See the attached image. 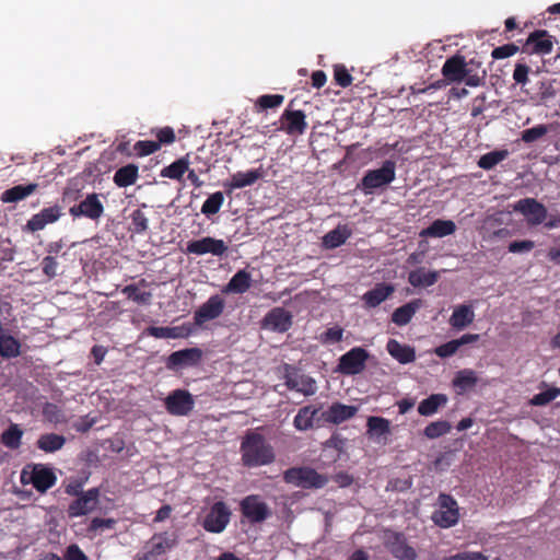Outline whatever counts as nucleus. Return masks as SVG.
<instances>
[{
	"instance_id": "1",
	"label": "nucleus",
	"mask_w": 560,
	"mask_h": 560,
	"mask_svg": "<svg viewBox=\"0 0 560 560\" xmlns=\"http://www.w3.org/2000/svg\"><path fill=\"white\" fill-rule=\"evenodd\" d=\"M242 462L246 467H258L275 460L273 447L257 432L246 434L241 443Z\"/></svg>"
},
{
	"instance_id": "2",
	"label": "nucleus",
	"mask_w": 560,
	"mask_h": 560,
	"mask_svg": "<svg viewBox=\"0 0 560 560\" xmlns=\"http://www.w3.org/2000/svg\"><path fill=\"white\" fill-rule=\"evenodd\" d=\"M284 482L303 489L324 488L329 478L308 466L291 467L283 472Z\"/></svg>"
},
{
	"instance_id": "3",
	"label": "nucleus",
	"mask_w": 560,
	"mask_h": 560,
	"mask_svg": "<svg viewBox=\"0 0 560 560\" xmlns=\"http://www.w3.org/2000/svg\"><path fill=\"white\" fill-rule=\"evenodd\" d=\"M396 177V163L392 160L383 162L382 166L376 170L365 172L358 188L365 195L373 194L375 189L382 188L394 182Z\"/></svg>"
},
{
	"instance_id": "4",
	"label": "nucleus",
	"mask_w": 560,
	"mask_h": 560,
	"mask_svg": "<svg viewBox=\"0 0 560 560\" xmlns=\"http://www.w3.org/2000/svg\"><path fill=\"white\" fill-rule=\"evenodd\" d=\"M21 483H31L38 492L45 493L57 481L54 470L44 464H27L21 471Z\"/></svg>"
},
{
	"instance_id": "5",
	"label": "nucleus",
	"mask_w": 560,
	"mask_h": 560,
	"mask_svg": "<svg viewBox=\"0 0 560 560\" xmlns=\"http://www.w3.org/2000/svg\"><path fill=\"white\" fill-rule=\"evenodd\" d=\"M432 521L441 528L455 526L459 521V509L456 500L446 493L439 495V510L432 514Z\"/></svg>"
},
{
	"instance_id": "6",
	"label": "nucleus",
	"mask_w": 560,
	"mask_h": 560,
	"mask_svg": "<svg viewBox=\"0 0 560 560\" xmlns=\"http://www.w3.org/2000/svg\"><path fill=\"white\" fill-rule=\"evenodd\" d=\"M231 515L228 504L224 501H217L203 517L201 526L208 533L220 534L229 525Z\"/></svg>"
},
{
	"instance_id": "7",
	"label": "nucleus",
	"mask_w": 560,
	"mask_h": 560,
	"mask_svg": "<svg viewBox=\"0 0 560 560\" xmlns=\"http://www.w3.org/2000/svg\"><path fill=\"white\" fill-rule=\"evenodd\" d=\"M283 370L284 384L290 390H296L304 396H313L316 393V382L312 376L300 373L290 364H284Z\"/></svg>"
},
{
	"instance_id": "8",
	"label": "nucleus",
	"mask_w": 560,
	"mask_h": 560,
	"mask_svg": "<svg viewBox=\"0 0 560 560\" xmlns=\"http://www.w3.org/2000/svg\"><path fill=\"white\" fill-rule=\"evenodd\" d=\"M101 490L97 487L75 495V499L68 505L67 514L70 518L80 517L92 513L100 503Z\"/></svg>"
},
{
	"instance_id": "9",
	"label": "nucleus",
	"mask_w": 560,
	"mask_h": 560,
	"mask_svg": "<svg viewBox=\"0 0 560 560\" xmlns=\"http://www.w3.org/2000/svg\"><path fill=\"white\" fill-rule=\"evenodd\" d=\"M166 411L172 416H188L194 407V396L186 389H175L171 392L164 399Z\"/></svg>"
},
{
	"instance_id": "10",
	"label": "nucleus",
	"mask_w": 560,
	"mask_h": 560,
	"mask_svg": "<svg viewBox=\"0 0 560 560\" xmlns=\"http://www.w3.org/2000/svg\"><path fill=\"white\" fill-rule=\"evenodd\" d=\"M369 359V352L361 347H354L342 354L339 359L337 371L343 375H355L361 373Z\"/></svg>"
},
{
	"instance_id": "11",
	"label": "nucleus",
	"mask_w": 560,
	"mask_h": 560,
	"mask_svg": "<svg viewBox=\"0 0 560 560\" xmlns=\"http://www.w3.org/2000/svg\"><path fill=\"white\" fill-rule=\"evenodd\" d=\"M202 355V350L197 347L174 351L166 358L165 366L170 371L198 366L201 363Z\"/></svg>"
},
{
	"instance_id": "12",
	"label": "nucleus",
	"mask_w": 560,
	"mask_h": 560,
	"mask_svg": "<svg viewBox=\"0 0 560 560\" xmlns=\"http://www.w3.org/2000/svg\"><path fill=\"white\" fill-rule=\"evenodd\" d=\"M555 45V38L546 30L532 32L522 46V51L528 55H549Z\"/></svg>"
},
{
	"instance_id": "13",
	"label": "nucleus",
	"mask_w": 560,
	"mask_h": 560,
	"mask_svg": "<svg viewBox=\"0 0 560 560\" xmlns=\"http://www.w3.org/2000/svg\"><path fill=\"white\" fill-rule=\"evenodd\" d=\"M513 210L526 219L528 225H539L547 218L546 207L534 198H523L514 203Z\"/></svg>"
},
{
	"instance_id": "14",
	"label": "nucleus",
	"mask_w": 560,
	"mask_h": 560,
	"mask_svg": "<svg viewBox=\"0 0 560 560\" xmlns=\"http://www.w3.org/2000/svg\"><path fill=\"white\" fill-rule=\"evenodd\" d=\"M186 252L198 256L211 254L213 256L222 257L228 252V245L223 240L205 236L200 240L188 242Z\"/></svg>"
},
{
	"instance_id": "15",
	"label": "nucleus",
	"mask_w": 560,
	"mask_h": 560,
	"mask_svg": "<svg viewBox=\"0 0 560 560\" xmlns=\"http://www.w3.org/2000/svg\"><path fill=\"white\" fill-rule=\"evenodd\" d=\"M69 213L72 218H88L93 221H97L104 213V206L95 192L89 194L78 205L72 206L69 209Z\"/></svg>"
},
{
	"instance_id": "16",
	"label": "nucleus",
	"mask_w": 560,
	"mask_h": 560,
	"mask_svg": "<svg viewBox=\"0 0 560 560\" xmlns=\"http://www.w3.org/2000/svg\"><path fill=\"white\" fill-rule=\"evenodd\" d=\"M385 547L398 560H416L417 551L401 533L389 532L385 537Z\"/></svg>"
},
{
	"instance_id": "17",
	"label": "nucleus",
	"mask_w": 560,
	"mask_h": 560,
	"mask_svg": "<svg viewBox=\"0 0 560 560\" xmlns=\"http://www.w3.org/2000/svg\"><path fill=\"white\" fill-rule=\"evenodd\" d=\"M241 512L250 523H260L270 515L268 505L255 494L241 501Z\"/></svg>"
},
{
	"instance_id": "18",
	"label": "nucleus",
	"mask_w": 560,
	"mask_h": 560,
	"mask_svg": "<svg viewBox=\"0 0 560 560\" xmlns=\"http://www.w3.org/2000/svg\"><path fill=\"white\" fill-rule=\"evenodd\" d=\"M225 302L219 295H211L194 314V322L201 326L206 322L213 320L221 316L224 311Z\"/></svg>"
},
{
	"instance_id": "19",
	"label": "nucleus",
	"mask_w": 560,
	"mask_h": 560,
	"mask_svg": "<svg viewBox=\"0 0 560 560\" xmlns=\"http://www.w3.org/2000/svg\"><path fill=\"white\" fill-rule=\"evenodd\" d=\"M292 314L283 307H273L261 320L262 328L285 332L292 326Z\"/></svg>"
},
{
	"instance_id": "20",
	"label": "nucleus",
	"mask_w": 560,
	"mask_h": 560,
	"mask_svg": "<svg viewBox=\"0 0 560 560\" xmlns=\"http://www.w3.org/2000/svg\"><path fill=\"white\" fill-rule=\"evenodd\" d=\"M176 544L177 537L175 534H171L168 532L154 534L148 542V551L144 559L149 560L151 558L160 557L173 549Z\"/></svg>"
},
{
	"instance_id": "21",
	"label": "nucleus",
	"mask_w": 560,
	"mask_h": 560,
	"mask_svg": "<svg viewBox=\"0 0 560 560\" xmlns=\"http://www.w3.org/2000/svg\"><path fill=\"white\" fill-rule=\"evenodd\" d=\"M466 59L462 55H454L445 60L441 73L447 82H462L465 78Z\"/></svg>"
},
{
	"instance_id": "22",
	"label": "nucleus",
	"mask_w": 560,
	"mask_h": 560,
	"mask_svg": "<svg viewBox=\"0 0 560 560\" xmlns=\"http://www.w3.org/2000/svg\"><path fill=\"white\" fill-rule=\"evenodd\" d=\"M61 215L59 206L44 208L40 212L32 215L27 221L25 229L30 232L43 230L47 224L56 222Z\"/></svg>"
},
{
	"instance_id": "23",
	"label": "nucleus",
	"mask_w": 560,
	"mask_h": 560,
	"mask_svg": "<svg viewBox=\"0 0 560 560\" xmlns=\"http://www.w3.org/2000/svg\"><path fill=\"white\" fill-rule=\"evenodd\" d=\"M358 408L355 406L334 402L329 408L322 412V418L326 422L340 424L355 416Z\"/></svg>"
},
{
	"instance_id": "24",
	"label": "nucleus",
	"mask_w": 560,
	"mask_h": 560,
	"mask_svg": "<svg viewBox=\"0 0 560 560\" xmlns=\"http://www.w3.org/2000/svg\"><path fill=\"white\" fill-rule=\"evenodd\" d=\"M395 291L393 284L377 283L373 289L366 291L362 295V301L368 308L378 306L382 302L386 301Z\"/></svg>"
},
{
	"instance_id": "25",
	"label": "nucleus",
	"mask_w": 560,
	"mask_h": 560,
	"mask_svg": "<svg viewBox=\"0 0 560 560\" xmlns=\"http://www.w3.org/2000/svg\"><path fill=\"white\" fill-rule=\"evenodd\" d=\"M479 338L478 334H465L458 339H453L438 346L434 349V353L441 359L450 358L454 355L462 346L477 342Z\"/></svg>"
},
{
	"instance_id": "26",
	"label": "nucleus",
	"mask_w": 560,
	"mask_h": 560,
	"mask_svg": "<svg viewBox=\"0 0 560 560\" xmlns=\"http://www.w3.org/2000/svg\"><path fill=\"white\" fill-rule=\"evenodd\" d=\"M264 171L261 167L249 170L247 172H236L231 176L230 182L225 183L224 186L232 191L233 189H240L247 186L254 185L257 180L262 178Z\"/></svg>"
},
{
	"instance_id": "27",
	"label": "nucleus",
	"mask_w": 560,
	"mask_h": 560,
	"mask_svg": "<svg viewBox=\"0 0 560 560\" xmlns=\"http://www.w3.org/2000/svg\"><path fill=\"white\" fill-rule=\"evenodd\" d=\"M306 116L303 110H285L282 119L287 125L283 128L288 135H303L307 128Z\"/></svg>"
},
{
	"instance_id": "28",
	"label": "nucleus",
	"mask_w": 560,
	"mask_h": 560,
	"mask_svg": "<svg viewBox=\"0 0 560 560\" xmlns=\"http://www.w3.org/2000/svg\"><path fill=\"white\" fill-rule=\"evenodd\" d=\"M456 224L452 220L436 219L428 228L422 229L419 233L420 237H445L454 234Z\"/></svg>"
},
{
	"instance_id": "29",
	"label": "nucleus",
	"mask_w": 560,
	"mask_h": 560,
	"mask_svg": "<svg viewBox=\"0 0 560 560\" xmlns=\"http://www.w3.org/2000/svg\"><path fill=\"white\" fill-rule=\"evenodd\" d=\"M351 235L352 231L347 224H338L323 236L322 245L326 249H335L343 245Z\"/></svg>"
},
{
	"instance_id": "30",
	"label": "nucleus",
	"mask_w": 560,
	"mask_h": 560,
	"mask_svg": "<svg viewBox=\"0 0 560 560\" xmlns=\"http://www.w3.org/2000/svg\"><path fill=\"white\" fill-rule=\"evenodd\" d=\"M423 306L421 299H415L399 307L392 314V322L398 326H405L410 323L418 310Z\"/></svg>"
},
{
	"instance_id": "31",
	"label": "nucleus",
	"mask_w": 560,
	"mask_h": 560,
	"mask_svg": "<svg viewBox=\"0 0 560 560\" xmlns=\"http://www.w3.org/2000/svg\"><path fill=\"white\" fill-rule=\"evenodd\" d=\"M252 287V276L246 269L238 270L223 288L225 294H243Z\"/></svg>"
},
{
	"instance_id": "32",
	"label": "nucleus",
	"mask_w": 560,
	"mask_h": 560,
	"mask_svg": "<svg viewBox=\"0 0 560 560\" xmlns=\"http://www.w3.org/2000/svg\"><path fill=\"white\" fill-rule=\"evenodd\" d=\"M388 353L401 364L411 363L416 360L415 349L408 345H402L396 339H389L386 345Z\"/></svg>"
},
{
	"instance_id": "33",
	"label": "nucleus",
	"mask_w": 560,
	"mask_h": 560,
	"mask_svg": "<svg viewBox=\"0 0 560 560\" xmlns=\"http://www.w3.org/2000/svg\"><path fill=\"white\" fill-rule=\"evenodd\" d=\"M475 319V312L469 305H458L454 308L450 317V325L457 330H462L469 326Z\"/></svg>"
},
{
	"instance_id": "34",
	"label": "nucleus",
	"mask_w": 560,
	"mask_h": 560,
	"mask_svg": "<svg viewBox=\"0 0 560 560\" xmlns=\"http://www.w3.org/2000/svg\"><path fill=\"white\" fill-rule=\"evenodd\" d=\"M37 188L38 184L36 183H31L27 185H15L2 192L1 201L8 203L19 202L34 194Z\"/></svg>"
},
{
	"instance_id": "35",
	"label": "nucleus",
	"mask_w": 560,
	"mask_h": 560,
	"mask_svg": "<svg viewBox=\"0 0 560 560\" xmlns=\"http://www.w3.org/2000/svg\"><path fill=\"white\" fill-rule=\"evenodd\" d=\"M478 383V376L471 369H463L458 371L453 378V387L458 394H464L468 389L475 387Z\"/></svg>"
},
{
	"instance_id": "36",
	"label": "nucleus",
	"mask_w": 560,
	"mask_h": 560,
	"mask_svg": "<svg viewBox=\"0 0 560 560\" xmlns=\"http://www.w3.org/2000/svg\"><path fill=\"white\" fill-rule=\"evenodd\" d=\"M148 282L145 279H141L138 283L128 284L121 289V293L127 296L128 300L133 301L140 305H148L151 303L152 293L149 291H139V287H147Z\"/></svg>"
},
{
	"instance_id": "37",
	"label": "nucleus",
	"mask_w": 560,
	"mask_h": 560,
	"mask_svg": "<svg viewBox=\"0 0 560 560\" xmlns=\"http://www.w3.org/2000/svg\"><path fill=\"white\" fill-rule=\"evenodd\" d=\"M439 280L438 271H425L424 268L412 270L408 275V282L415 288H427L435 284Z\"/></svg>"
},
{
	"instance_id": "38",
	"label": "nucleus",
	"mask_w": 560,
	"mask_h": 560,
	"mask_svg": "<svg viewBox=\"0 0 560 560\" xmlns=\"http://www.w3.org/2000/svg\"><path fill=\"white\" fill-rule=\"evenodd\" d=\"M138 176V166L136 164H127L115 172L113 179L118 187L125 188L133 185L137 182Z\"/></svg>"
},
{
	"instance_id": "39",
	"label": "nucleus",
	"mask_w": 560,
	"mask_h": 560,
	"mask_svg": "<svg viewBox=\"0 0 560 560\" xmlns=\"http://www.w3.org/2000/svg\"><path fill=\"white\" fill-rule=\"evenodd\" d=\"M66 444V438L57 433H45L39 435L36 446L45 453H55L60 451Z\"/></svg>"
},
{
	"instance_id": "40",
	"label": "nucleus",
	"mask_w": 560,
	"mask_h": 560,
	"mask_svg": "<svg viewBox=\"0 0 560 560\" xmlns=\"http://www.w3.org/2000/svg\"><path fill=\"white\" fill-rule=\"evenodd\" d=\"M447 396L445 394H432L428 398L420 401L418 405V412L421 416L429 417L438 412V410L445 406Z\"/></svg>"
},
{
	"instance_id": "41",
	"label": "nucleus",
	"mask_w": 560,
	"mask_h": 560,
	"mask_svg": "<svg viewBox=\"0 0 560 560\" xmlns=\"http://www.w3.org/2000/svg\"><path fill=\"white\" fill-rule=\"evenodd\" d=\"M480 70V63L476 62L474 59L466 61V67L464 69L465 78L464 82L467 86L477 88L483 84V80L486 77V71Z\"/></svg>"
},
{
	"instance_id": "42",
	"label": "nucleus",
	"mask_w": 560,
	"mask_h": 560,
	"mask_svg": "<svg viewBox=\"0 0 560 560\" xmlns=\"http://www.w3.org/2000/svg\"><path fill=\"white\" fill-rule=\"evenodd\" d=\"M319 409L313 406L301 408L294 417L293 424L300 431H307L313 428L314 419Z\"/></svg>"
},
{
	"instance_id": "43",
	"label": "nucleus",
	"mask_w": 560,
	"mask_h": 560,
	"mask_svg": "<svg viewBox=\"0 0 560 560\" xmlns=\"http://www.w3.org/2000/svg\"><path fill=\"white\" fill-rule=\"evenodd\" d=\"M23 430L16 423H11L0 435V442L9 450H18L22 444Z\"/></svg>"
},
{
	"instance_id": "44",
	"label": "nucleus",
	"mask_w": 560,
	"mask_h": 560,
	"mask_svg": "<svg viewBox=\"0 0 560 560\" xmlns=\"http://www.w3.org/2000/svg\"><path fill=\"white\" fill-rule=\"evenodd\" d=\"M21 354V342L11 335L0 334V357L13 359Z\"/></svg>"
},
{
	"instance_id": "45",
	"label": "nucleus",
	"mask_w": 560,
	"mask_h": 560,
	"mask_svg": "<svg viewBox=\"0 0 560 560\" xmlns=\"http://www.w3.org/2000/svg\"><path fill=\"white\" fill-rule=\"evenodd\" d=\"M187 171H189V162H188L187 158H180V159L174 161L168 166H165L161 171V176L171 178V179L180 180Z\"/></svg>"
},
{
	"instance_id": "46",
	"label": "nucleus",
	"mask_w": 560,
	"mask_h": 560,
	"mask_svg": "<svg viewBox=\"0 0 560 560\" xmlns=\"http://www.w3.org/2000/svg\"><path fill=\"white\" fill-rule=\"evenodd\" d=\"M508 156L509 151L506 149L494 150L481 155L477 164L480 168L488 171L493 168L500 162L504 161Z\"/></svg>"
},
{
	"instance_id": "47",
	"label": "nucleus",
	"mask_w": 560,
	"mask_h": 560,
	"mask_svg": "<svg viewBox=\"0 0 560 560\" xmlns=\"http://www.w3.org/2000/svg\"><path fill=\"white\" fill-rule=\"evenodd\" d=\"M224 202V195L222 191H215L211 194L202 203L201 212L207 215L217 214Z\"/></svg>"
},
{
	"instance_id": "48",
	"label": "nucleus",
	"mask_w": 560,
	"mask_h": 560,
	"mask_svg": "<svg viewBox=\"0 0 560 560\" xmlns=\"http://www.w3.org/2000/svg\"><path fill=\"white\" fill-rule=\"evenodd\" d=\"M368 432L371 435H386L390 432V423L382 417H370L368 419Z\"/></svg>"
},
{
	"instance_id": "49",
	"label": "nucleus",
	"mask_w": 560,
	"mask_h": 560,
	"mask_svg": "<svg viewBox=\"0 0 560 560\" xmlns=\"http://www.w3.org/2000/svg\"><path fill=\"white\" fill-rule=\"evenodd\" d=\"M451 429H452V425L448 421L439 420V421L429 423L424 428L423 433L428 439L433 440V439H438L440 436L447 434L451 431Z\"/></svg>"
},
{
	"instance_id": "50",
	"label": "nucleus",
	"mask_w": 560,
	"mask_h": 560,
	"mask_svg": "<svg viewBox=\"0 0 560 560\" xmlns=\"http://www.w3.org/2000/svg\"><path fill=\"white\" fill-rule=\"evenodd\" d=\"M130 231L136 234H143L149 229V220L141 209H136L130 214Z\"/></svg>"
},
{
	"instance_id": "51",
	"label": "nucleus",
	"mask_w": 560,
	"mask_h": 560,
	"mask_svg": "<svg viewBox=\"0 0 560 560\" xmlns=\"http://www.w3.org/2000/svg\"><path fill=\"white\" fill-rule=\"evenodd\" d=\"M43 416L48 422L54 424L67 422L65 412L56 404L47 402L43 408Z\"/></svg>"
},
{
	"instance_id": "52",
	"label": "nucleus",
	"mask_w": 560,
	"mask_h": 560,
	"mask_svg": "<svg viewBox=\"0 0 560 560\" xmlns=\"http://www.w3.org/2000/svg\"><path fill=\"white\" fill-rule=\"evenodd\" d=\"M151 133L155 136V143H159L160 149L162 145L172 144L176 140L175 131L170 126L152 129Z\"/></svg>"
},
{
	"instance_id": "53",
	"label": "nucleus",
	"mask_w": 560,
	"mask_h": 560,
	"mask_svg": "<svg viewBox=\"0 0 560 560\" xmlns=\"http://www.w3.org/2000/svg\"><path fill=\"white\" fill-rule=\"evenodd\" d=\"M549 131V128L547 125H537L533 128H528L523 130L522 132V140L525 143H532L540 139L541 137L546 136Z\"/></svg>"
},
{
	"instance_id": "54",
	"label": "nucleus",
	"mask_w": 560,
	"mask_h": 560,
	"mask_svg": "<svg viewBox=\"0 0 560 560\" xmlns=\"http://www.w3.org/2000/svg\"><path fill=\"white\" fill-rule=\"evenodd\" d=\"M558 396H560V388H548L547 390L536 394L532 398L530 404L534 406H545L556 399Z\"/></svg>"
},
{
	"instance_id": "55",
	"label": "nucleus",
	"mask_w": 560,
	"mask_h": 560,
	"mask_svg": "<svg viewBox=\"0 0 560 560\" xmlns=\"http://www.w3.org/2000/svg\"><path fill=\"white\" fill-rule=\"evenodd\" d=\"M284 101V96L281 94H265L258 97L256 105L260 109L276 108L279 107Z\"/></svg>"
},
{
	"instance_id": "56",
	"label": "nucleus",
	"mask_w": 560,
	"mask_h": 560,
	"mask_svg": "<svg viewBox=\"0 0 560 560\" xmlns=\"http://www.w3.org/2000/svg\"><path fill=\"white\" fill-rule=\"evenodd\" d=\"M145 332L154 338H178L180 335L178 334L177 327H158V326H149L145 329Z\"/></svg>"
},
{
	"instance_id": "57",
	"label": "nucleus",
	"mask_w": 560,
	"mask_h": 560,
	"mask_svg": "<svg viewBox=\"0 0 560 560\" xmlns=\"http://www.w3.org/2000/svg\"><path fill=\"white\" fill-rule=\"evenodd\" d=\"M88 479V476L70 478L68 483H66L65 486V493L71 497L84 493L85 491L83 490V487L86 483Z\"/></svg>"
},
{
	"instance_id": "58",
	"label": "nucleus",
	"mask_w": 560,
	"mask_h": 560,
	"mask_svg": "<svg viewBox=\"0 0 560 560\" xmlns=\"http://www.w3.org/2000/svg\"><path fill=\"white\" fill-rule=\"evenodd\" d=\"M116 525V520L114 518H101L94 517L88 527V532L92 534H96L98 532H103L105 529H113Z\"/></svg>"
},
{
	"instance_id": "59",
	"label": "nucleus",
	"mask_w": 560,
	"mask_h": 560,
	"mask_svg": "<svg viewBox=\"0 0 560 560\" xmlns=\"http://www.w3.org/2000/svg\"><path fill=\"white\" fill-rule=\"evenodd\" d=\"M133 150L138 156H147L155 153L160 148L159 143H155V141L140 140L135 143Z\"/></svg>"
},
{
	"instance_id": "60",
	"label": "nucleus",
	"mask_w": 560,
	"mask_h": 560,
	"mask_svg": "<svg viewBox=\"0 0 560 560\" xmlns=\"http://www.w3.org/2000/svg\"><path fill=\"white\" fill-rule=\"evenodd\" d=\"M334 79L336 84L341 88H348L352 84V75L349 73L347 68L342 65L335 66Z\"/></svg>"
},
{
	"instance_id": "61",
	"label": "nucleus",
	"mask_w": 560,
	"mask_h": 560,
	"mask_svg": "<svg viewBox=\"0 0 560 560\" xmlns=\"http://www.w3.org/2000/svg\"><path fill=\"white\" fill-rule=\"evenodd\" d=\"M40 267H42L43 273L48 279H52L58 275L59 264H58L56 257H54V256L48 255V256L44 257L40 261Z\"/></svg>"
},
{
	"instance_id": "62",
	"label": "nucleus",
	"mask_w": 560,
	"mask_h": 560,
	"mask_svg": "<svg viewBox=\"0 0 560 560\" xmlns=\"http://www.w3.org/2000/svg\"><path fill=\"white\" fill-rule=\"evenodd\" d=\"M520 50V47L513 43L505 44L499 47H495L491 51V57L495 60L509 58L515 55Z\"/></svg>"
},
{
	"instance_id": "63",
	"label": "nucleus",
	"mask_w": 560,
	"mask_h": 560,
	"mask_svg": "<svg viewBox=\"0 0 560 560\" xmlns=\"http://www.w3.org/2000/svg\"><path fill=\"white\" fill-rule=\"evenodd\" d=\"M530 72L529 66H527L524 62H517L515 65L514 71H513V80L515 83L525 85L528 80V74Z\"/></svg>"
},
{
	"instance_id": "64",
	"label": "nucleus",
	"mask_w": 560,
	"mask_h": 560,
	"mask_svg": "<svg viewBox=\"0 0 560 560\" xmlns=\"http://www.w3.org/2000/svg\"><path fill=\"white\" fill-rule=\"evenodd\" d=\"M443 560H488V558L481 552L464 551L445 557Z\"/></svg>"
}]
</instances>
